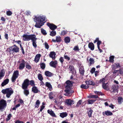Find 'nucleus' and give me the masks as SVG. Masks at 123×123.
<instances>
[{"label":"nucleus","instance_id":"nucleus-1","mask_svg":"<svg viewBox=\"0 0 123 123\" xmlns=\"http://www.w3.org/2000/svg\"><path fill=\"white\" fill-rule=\"evenodd\" d=\"M34 21L36 22L35 26L37 28H40L47 21L46 17L42 15H37L34 16Z\"/></svg>","mask_w":123,"mask_h":123},{"label":"nucleus","instance_id":"nucleus-2","mask_svg":"<svg viewBox=\"0 0 123 123\" xmlns=\"http://www.w3.org/2000/svg\"><path fill=\"white\" fill-rule=\"evenodd\" d=\"M73 83L69 81H67L66 82V89L64 91L66 94H65L66 96H68V94L74 92V91L71 89V87L72 86Z\"/></svg>","mask_w":123,"mask_h":123},{"label":"nucleus","instance_id":"nucleus-3","mask_svg":"<svg viewBox=\"0 0 123 123\" xmlns=\"http://www.w3.org/2000/svg\"><path fill=\"white\" fill-rule=\"evenodd\" d=\"M1 92L4 94H6V97L9 98L13 93V91L11 88H10L3 89Z\"/></svg>","mask_w":123,"mask_h":123},{"label":"nucleus","instance_id":"nucleus-4","mask_svg":"<svg viewBox=\"0 0 123 123\" xmlns=\"http://www.w3.org/2000/svg\"><path fill=\"white\" fill-rule=\"evenodd\" d=\"M35 36L34 35H27L24 34L22 36V39L24 41H29L31 40Z\"/></svg>","mask_w":123,"mask_h":123},{"label":"nucleus","instance_id":"nucleus-5","mask_svg":"<svg viewBox=\"0 0 123 123\" xmlns=\"http://www.w3.org/2000/svg\"><path fill=\"white\" fill-rule=\"evenodd\" d=\"M18 75L19 72L18 71L16 70L14 72L12 78V82H15L16 79L18 78Z\"/></svg>","mask_w":123,"mask_h":123},{"label":"nucleus","instance_id":"nucleus-6","mask_svg":"<svg viewBox=\"0 0 123 123\" xmlns=\"http://www.w3.org/2000/svg\"><path fill=\"white\" fill-rule=\"evenodd\" d=\"M6 106V101L4 100H1L0 101V110L5 108Z\"/></svg>","mask_w":123,"mask_h":123},{"label":"nucleus","instance_id":"nucleus-7","mask_svg":"<svg viewBox=\"0 0 123 123\" xmlns=\"http://www.w3.org/2000/svg\"><path fill=\"white\" fill-rule=\"evenodd\" d=\"M18 63L20 64L18 67V68L20 70H22L25 67V62L24 60H22L21 62L18 61Z\"/></svg>","mask_w":123,"mask_h":123},{"label":"nucleus","instance_id":"nucleus-8","mask_svg":"<svg viewBox=\"0 0 123 123\" xmlns=\"http://www.w3.org/2000/svg\"><path fill=\"white\" fill-rule=\"evenodd\" d=\"M29 80L28 79H26L25 80L22 84V88L24 89H26L29 85Z\"/></svg>","mask_w":123,"mask_h":123},{"label":"nucleus","instance_id":"nucleus-9","mask_svg":"<svg viewBox=\"0 0 123 123\" xmlns=\"http://www.w3.org/2000/svg\"><path fill=\"white\" fill-rule=\"evenodd\" d=\"M118 86L115 85H113L112 87V88L111 90V92L113 93H117L118 91Z\"/></svg>","mask_w":123,"mask_h":123},{"label":"nucleus","instance_id":"nucleus-10","mask_svg":"<svg viewBox=\"0 0 123 123\" xmlns=\"http://www.w3.org/2000/svg\"><path fill=\"white\" fill-rule=\"evenodd\" d=\"M47 25L49 27L50 29L52 30H54L57 28L56 26L54 24H51L49 23H47Z\"/></svg>","mask_w":123,"mask_h":123},{"label":"nucleus","instance_id":"nucleus-11","mask_svg":"<svg viewBox=\"0 0 123 123\" xmlns=\"http://www.w3.org/2000/svg\"><path fill=\"white\" fill-rule=\"evenodd\" d=\"M35 36V37H34L31 40V41L32 43V45L33 46L36 48L37 47V45L36 44L37 42L36 41V40L37 39V38Z\"/></svg>","mask_w":123,"mask_h":123},{"label":"nucleus","instance_id":"nucleus-12","mask_svg":"<svg viewBox=\"0 0 123 123\" xmlns=\"http://www.w3.org/2000/svg\"><path fill=\"white\" fill-rule=\"evenodd\" d=\"M57 63V61H52L50 63L49 65L50 66L55 68L56 66Z\"/></svg>","mask_w":123,"mask_h":123},{"label":"nucleus","instance_id":"nucleus-13","mask_svg":"<svg viewBox=\"0 0 123 123\" xmlns=\"http://www.w3.org/2000/svg\"><path fill=\"white\" fill-rule=\"evenodd\" d=\"M74 101L70 99H67L66 100V103L68 105H71L74 103Z\"/></svg>","mask_w":123,"mask_h":123},{"label":"nucleus","instance_id":"nucleus-14","mask_svg":"<svg viewBox=\"0 0 123 123\" xmlns=\"http://www.w3.org/2000/svg\"><path fill=\"white\" fill-rule=\"evenodd\" d=\"M12 48L13 52H17L19 51L18 48L15 45L12 46Z\"/></svg>","mask_w":123,"mask_h":123},{"label":"nucleus","instance_id":"nucleus-15","mask_svg":"<svg viewBox=\"0 0 123 123\" xmlns=\"http://www.w3.org/2000/svg\"><path fill=\"white\" fill-rule=\"evenodd\" d=\"M56 54L54 52H51L49 54V56L53 60L55 59V55Z\"/></svg>","mask_w":123,"mask_h":123},{"label":"nucleus","instance_id":"nucleus-16","mask_svg":"<svg viewBox=\"0 0 123 123\" xmlns=\"http://www.w3.org/2000/svg\"><path fill=\"white\" fill-rule=\"evenodd\" d=\"M48 113L49 114L52 116L54 117H56V116L53 111L51 110H48L47 111Z\"/></svg>","mask_w":123,"mask_h":123},{"label":"nucleus","instance_id":"nucleus-17","mask_svg":"<svg viewBox=\"0 0 123 123\" xmlns=\"http://www.w3.org/2000/svg\"><path fill=\"white\" fill-rule=\"evenodd\" d=\"M103 114L104 115H106L107 116L111 115L113 114L112 113L109 111H105V112H103Z\"/></svg>","mask_w":123,"mask_h":123},{"label":"nucleus","instance_id":"nucleus-18","mask_svg":"<svg viewBox=\"0 0 123 123\" xmlns=\"http://www.w3.org/2000/svg\"><path fill=\"white\" fill-rule=\"evenodd\" d=\"M46 86L47 87L50 91H51L52 89V86L50 83L48 82H46L45 84Z\"/></svg>","mask_w":123,"mask_h":123},{"label":"nucleus","instance_id":"nucleus-19","mask_svg":"<svg viewBox=\"0 0 123 123\" xmlns=\"http://www.w3.org/2000/svg\"><path fill=\"white\" fill-rule=\"evenodd\" d=\"M41 56L40 54H37L35 58L34 61L36 62H38L39 60L40 57Z\"/></svg>","mask_w":123,"mask_h":123},{"label":"nucleus","instance_id":"nucleus-20","mask_svg":"<svg viewBox=\"0 0 123 123\" xmlns=\"http://www.w3.org/2000/svg\"><path fill=\"white\" fill-rule=\"evenodd\" d=\"M88 47L92 50H93L94 49V45L92 43H90L88 44Z\"/></svg>","mask_w":123,"mask_h":123},{"label":"nucleus","instance_id":"nucleus-21","mask_svg":"<svg viewBox=\"0 0 123 123\" xmlns=\"http://www.w3.org/2000/svg\"><path fill=\"white\" fill-rule=\"evenodd\" d=\"M9 80L8 79L5 80L1 84L2 86H4L7 84L9 82Z\"/></svg>","mask_w":123,"mask_h":123},{"label":"nucleus","instance_id":"nucleus-22","mask_svg":"<svg viewBox=\"0 0 123 123\" xmlns=\"http://www.w3.org/2000/svg\"><path fill=\"white\" fill-rule=\"evenodd\" d=\"M32 91L35 93H38L39 91L37 87L35 86H34L32 88Z\"/></svg>","mask_w":123,"mask_h":123},{"label":"nucleus","instance_id":"nucleus-23","mask_svg":"<svg viewBox=\"0 0 123 123\" xmlns=\"http://www.w3.org/2000/svg\"><path fill=\"white\" fill-rule=\"evenodd\" d=\"M107 80V79L106 77H105L100 80L99 81L100 83H102L103 84L105 83V82Z\"/></svg>","mask_w":123,"mask_h":123},{"label":"nucleus","instance_id":"nucleus-24","mask_svg":"<svg viewBox=\"0 0 123 123\" xmlns=\"http://www.w3.org/2000/svg\"><path fill=\"white\" fill-rule=\"evenodd\" d=\"M55 93H53V92H51L49 94V98L50 99H52L55 96Z\"/></svg>","mask_w":123,"mask_h":123},{"label":"nucleus","instance_id":"nucleus-25","mask_svg":"<svg viewBox=\"0 0 123 123\" xmlns=\"http://www.w3.org/2000/svg\"><path fill=\"white\" fill-rule=\"evenodd\" d=\"M67 115V114L66 112H62L60 113V116L62 118H63L66 117Z\"/></svg>","mask_w":123,"mask_h":123},{"label":"nucleus","instance_id":"nucleus-26","mask_svg":"<svg viewBox=\"0 0 123 123\" xmlns=\"http://www.w3.org/2000/svg\"><path fill=\"white\" fill-rule=\"evenodd\" d=\"M79 71L81 74H83L84 72V69L83 67L82 66L80 67L79 69Z\"/></svg>","mask_w":123,"mask_h":123},{"label":"nucleus","instance_id":"nucleus-27","mask_svg":"<svg viewBox=\"0 0 123 123\" xmlns=\"http://www.w3.org/2000/svg\"><path fill=\"white\" fill-rule=\"evenodd\" d=\"M86 84L88 86V85H92L93 84V82L91 80L86 81Z\"/></svg>","mask_w":123,"mask_h":123},{"label":"nucleus","instance_id":"nucleus-28","mask_svg":"<svg viewBox=\"0 0 123 123\" xmlns=\"http://www.w3.org/2000/svg\"><path fill=\"white\" fill-rule=\"evenodd\" d=\"M40 102L39 100L37 101L36 102L35 107L36 108H38L39 106Z\"/></svg>","mask_w":123,"mask_h":123},{"label":"nucleus","instance_id":"nucleus-29","mask_svg":"<svg viewBox=\"0 0 123 123\" xmlns=\"http://www.w3.org/2000/svg\"><path fill=\"white\" fill-rule=\"evenodd\" d=\"M70 41V38L68 37H66L65 38V42L66 43H68Z\"/></svg>","mask_w":123,"mask_h":123},{"label":"nucleus","instance_id":"nucleus-30","mask_svg":"<svg viewBox=\"0 0 123 123\" xmlns=\"http://www.w3.org/2000/svg\"><path fill=\"white\" fill-rule=\"evenodd\" d=\"M56 42H60L61 40V37L59 36H56Z\"/></svg>","mask_w":123,"mask_h":123},{"label":"nucleus","instance_id":"nucleus-31","mask_svg":"<svg viewBox=\"0 0 123 123\" xmlns=\"http://www.w3.org/2000/svg\"><path fill=\"white\" fill-rule=\"evenodd\" d=\"M118 101L119 104H121L123 101V99L122 97H119L118 98Z\"/></svg>","mask_w":123,"mask_h":123},{"label":"nucleus","instance_id":"nucleus-32","mask_svg":"<svg viewBox=\"0 0 123 123\" xmlns=\"http://www.w3.org/2000/svg\"><path fill=\"white\" fill-rule=\"evenodd\" d=\"M45 75L47 76L50 77L52 75L51 73L48 71H46L45 72Z\"/></svg>","mask_w":123,"mask_h":123},{"label":"nucleus","instance_id":"nucleus-33","mask_svg":"<svg viewBox=\"0 0 123 123\" xmlns=\"http://www.w3.org/2000/svg\"><path fill=\"white\" fill-rule=\"evenodd\" d=\"M89 61H90V65L93 64L94 62V60L93 59L91 58L90 59Z\"/></svg>","mask_w":123,"mask_h":123},{"label":"nucleus","instance_id":"nucleus-34","mask_svg":"<svg viewBox=\"0 0 123 123\" xmlns=\"http://www.w3.org/2000/svg\"><path fill=\"white\" fill-rule=\"evenodd\" d=\"M108 84L107 83H106L103 84H102L103 88L104 89H106L107 87Z\"/></svg>","mask_w":123,"mask_h":123},{"label":"nucleus","instance_id":"nucleus-35","mask_svg":"<svg viewBox=\"0 0 123 123\" xmlns=\"http://www.w3.org/2000/svg\"><path fill=\"white\" fill-rule=\"evenodd\" d=\"M114 56H111L110 57L109 61L110 62H113L114 61Z\"/></svg>","mask_w":123,"mask_h":123},{"label":"nucleus","instance_id":"nucleus-36","mask_svg":"<svg viewBox=\"0 0 123 123\" xmlns=\"http://www.w3.org/2000/svg\"><path fill=\"white\" fill-rule=\"evenodd\" d=\"M56 34V32L55 31H51L50 34V36H55Z\"/></svg>","mask_w":123,"mask_h":123},{"label":"nucleus","instance_id":"nucleus-37","mask_svg":"<svg viewBox=\"0 0 123 123\" xmlns=\"http://www.w3.org/2000/svg\"><path fill=\"white\" fill-rule=\"evenodd\" d=\"M24 93L26 96H27L29 94V91L28 90L26 89H24Z\"/></svg>","mask_w":123,"mask_h":123},{"label":"nucleus","instance_id":"nucleus-38","mask_svg":"<svg viewBox=\"0 0 123 123\" xmlns=\"http://www.w3.org/2000/svg\"><path fill=\"white\" fill-rule=\"evenodd\" d=\"M81 88H84L85 89L87 88L88 87V86L85 85L84 84H82L81 86Z\"/></svg>","mask_w":123,"mask_h":123},{"label":"nucleus","instance_id":"nucleus-39","mask_svg":"<svg viewBox=\"0 0 123 123\" xmlns=\"http://www.w3.org/2000/svg\"><path fill=\"white\" fill-rule=\"evenodd\" d=\"M38 77L39 80L41 81H42L43 80V78L42 75L39 74H38Z\"/></svg>","mask_w":123,"mask_h":123},{"label":"nucleus","instance_id":"nucleus-40","mask_svg":"<svg viewBox=\"0 0 123 123\" xmlns=\"http://www.w3.org/2000/svg\"><path fill=\"white\" fill-rule=\"evenodd\" d=\"M93 112V111L91 109L88 112V116L89 117H91L92 114Z\"/></svg>","mask_w":123,"mask_h":123},{"label":"nucleus","instance_id":"nucleus-41","mask_svg":"<svg viewBox=\"0 0 123 123\" xmlns=\"http://www.w3.org/2000/svg\"><path fill=\"white\" fill-rule=\"evenodd\" d=\"M73 50L75 51H79V49L78 46H74L73 49Z\"/></svg>","mask_w":123,"mask_h":123},{"label":"nucleus","instance_id":"nucleus-42","mask_svg":"<svg viewBox=\"0 0 123 123\" xmlns=\"http://www.w3.org/2000/svg\"><path fill=\"white\" fill-rule=\"evenodd\" d=\"M96 101L95 100H88V103L89 104H92Z\"/></svg>","mask_w":123,"mask_h":123},{"label":"nucleus","instance_id":"nucleus-43","mask_svg":"<svg viewBox=\"0 0 123 123\" xmlns=\"http://www.w3.org/2000/svg\"><path fill=\"white\" fill-rule=\"evenodd\" d=\"M42 33L44 35L47 34V33L46 31L44 29L42 28L41 30Z\"/></svg>","mask_w":123,"mask_h":123},{"label":"nucleus","instance_id":"nucleus-44","mask_svg":"<svg viewBox=\"0 0 123 123\" xmlns=\"http://www.w3.org/2000/svg\"><path fill=\"white\" fill-rule=\"evenodd\" d=\"M29 84L32 86H34L35 85L34 82L33 80H31L30 81Z\"/></svg>","mask_w":123,"mask_h":123},{"label":"nucleus","instance_id":"nucleus-45","mask_svg":"<svg viewBox=\"0 0 123 123\" xmlns=\"http://www.w3.org/2000/svg\"><path fill=\"white\" fill-rule=\"evenodd\" d=\"M31 12L29 11H26L25 13L26 15L28 16H31Z\"/></svg>","mask_w":123,"mask_h":123},{"label":"nucleus","instance_id":"nucleus-46","mask_svg":"<svg viewBox=\"0 0 123 123\" xmlns=\"http://www.w3.org/2000/svg\"><path fill=\"white\" fill-rule=\"evenodd\" d=\"M81 102L82 100H80L76 104V107H78L81 104Z\"/></svg>","mask_w":123,"mask_h":123},{"label":"nucleus","instance_id":"nucleus-47","mask_svg":"<svg viewBox=\"0 0 123 123\" xmlns=\"http://www.w3.org/2000/svg\"><path fill=\"white\" fill-rule=\"evenodd\" d=\"M67 31H62L61 33V34L62 35H64L66 34L67 33Z\"/></svg>","mask_w":123,"mask_h":123},{"label":"nucleus","instance_id":"nucleus-48","mask_svg":"<svg viewBox=\"0 0 123 123\" xmlns=\"http://www.w3.org/2000/svg\"><path fill=\"white\" fill-rule=\"evenodd\" d=\"M5 73V72L3 70H1L0 72V75H1L4 76V74Z\"/></svg>","mask_w":123,"mask_h":123},{"label":"nucleus","instance_id":"nucleus-49","mask_svg":"<svg viewBox=\"0 0 123 123\" xmlns=\"http://www.w3.org/2000/svg\"><path fill=\"white\" fill-rule=\"evenodd\" d=\"M69 69L72 72H73L74 70V67L71 66H70L69 67Z\"/></svg>","mask_w":123,"mask_h":123},{"label":"nucleus","instance_id":"nucleus-50","mask_svg":"<svg viewBox=\"0 0 123 123\" xmlns=\"http://www.w3.org/2000/svg\"><path fill=\"white\" fill-rule=\"evenodd\" d=\"M20 106V104H18L17 105H16L15 107H14L12 108V110H16V109L19 107Z\"/></svg>","mask_w":123,"mask_h":123},{"label":"nucleus","instance_id":"nucleus-51","mask_svg":"<svg viewBox=\"0 0 123 123\" xmlns=\"http://www.w3.org/2000/svg\"><path fill=\"white\" fill-rule=\"evenodd\" d=\"M7 15L8 16H10L12 14V12L10 11H8L6 12Z\"/></svg>","mask_w":123,"mask_h":123},{"label":"nucleus","instance_id":"nucleus-52","mask_svg":"<svg viewBox=\"0 0 123 123\" xmlns=\"http://www.w3.org/2000/svg\"><path fill=\"white\" fill-rule=\"evenodd\" d=\"M40 66L42 68L44 69L45 68V65L44 63H42L40 64Z\"/></svg>","mask_w":123,"mask_h":123},{"label":"nucleus","instance_id":"nucleus-53","mask_svg":"<svg viewBox=\"0 0 123 123\" xmlns=\"http://www.w3.org/2000/svg\"><path fill=\"white\" fill-rule=\"evenodd\" d=\"M12 116L11 114H9L7 116V117L6 118V120L7 121H9L10 119Z\"/></svg>","mask_w":123,"mask_h":123},{"label":"nucleus","instance_id":"nucleus-54","mask_svg":"<svg viewBox=\"0 0 123 123\" xmlns=\"http://www.w3.org/2000/svg\"><path fill=\"white\" fill-rule=\"evenodd\" d=\"M94 92L96 94H97L98 95H103V94H102V93L100 92H98L97 91H95Z\"/></svg>","mask_w":123,"mask_h":123},{"label":"nucleus","instance_id":"nucleus-55","mask_svg":"<svg viewBox=\"0 0 123 123\" xmlns=\"http://www.w3.org/2000/svg\"><path fill=\"white\" fill-rule=\"evenodd\" d=\"M26 67L27 68L29 69H31V66H30L29 64H26Z\"/></svg>","mask_w":123,"mask_h":123},{"label":"nucleus","instance_id":"nucleus-56","mask_svg":"<svg viewBox=\"0 0 123 123\" xmlns=\"http://www.w3.org/2000/svg\"><path fill=\"white\" fill-rule=\"evenodd\" d=\"M65 54L64 56V57L68 61L70 59V58H69V57L68 56L65 55Z\"/></svg>","mask_w":123,"mask_h":123},{"label":"nucleus","instance_id":"nucleus-57","mask_svg":"<svg viewBox=\"0 0 123 123\" xmlns=\"http://www.w3.org/2000/svg\"><path fill=\"white\" fill-rule=\"evenodd\" d=\"M44 45L45 48L47 49H48L49 48V46L48 44L47 43H45Z\"/></svg>","mask_w":123,"mask_h":123},{"label":"nucleus","instance_id":"nucleus-58","mask_svg":"<svg viewBox=\"0 0 123 123\" xmlns=\"http://www.w3.org/2000/svg\"><path fill=\"white\" fill-rule=\"evenodd\" d=\"M115 65L116 68H119L120 67V65L119 63H115Z\"/></svg>","mask_w":123,"mask_h":123},{"label":"nucleus","instance_id":"nucleus-59","mask_svg":"<svg viewBox=\"0 0 123 123\" xmlns=\"http://www.w3.org/2000/svg\"><path fill=\"white\" fill-rule=\"evenodd\" d=\"M112 68V69L113 70H114L116 69V66H115V64H114L111 67Z\"/></svg>","mask_w":123,"mask_h":123},{"label":"nucleus","instance_id":"nucleus-60","mask_svg":"<svg viewBox=\"0 0 123 123\" xmlns=\"http://www.w3.org/2000/svg\"><path fill=\"white\" fill-rule=\"evenodd\" d=\"M59 60L62 63L64 61L63 58L62 57L60 58Z\"/></svg>","mask_w":123,"mask_h":123},{"label":"nucleus","instance_id":"nucleus-61","mask_svg":"<svg viewBox=\"0 0 123 123\" xmlns=\"http://www.w3.org/2000/svg\"><path fill=\"white\" fill-rule=\"evenodd\" d=\"M101 42L100 41H98V42H97V47H98V48H99V45L100 44Z\"/></svg>","mask_w":123,"mask_h":123},{"label":"nucleus","instance_id":"nucleus-62","mask_svg":"<svg viewBox=\"0 0 123 123\" xmlns=\"http://www.w3.org/2000/svg\"><path fill=\"white\" fill-rule=\"evenodd\" d=\"M91 97L92 98H98L97 95H92L91 96Z\"/></svg>","mask_w":123,"mask_h":123},{"label":"nucleus","instance_id":"nucleus-63","mask_svg":"<svg viewBox=\"0 0 123 123\" xmlns=\"http://www.w3.org/2000/svg\"><path fill=\"white\" fill-rule=\"evenodd\" d=\"M95 68H92V69L91 70V73L92 74H93L94 73V72L95 71Z\"/></svg>","mask_w":123,"mask_h":123},{"label":"nucleus","instance_id":"nucleus-64","mask_svg":"<svg viewBox=\"0 0 123 123\" xmlns=\"http://www.w3.org/2000/svg\"><path fill=\"white\" fill-rule=\"evenodd\" d=\"M1 20L2 21L4 22L6 21L5 18L3 17H1Z\"/></svg>","mask_w":123,"mask_h":123}]
</instances>
